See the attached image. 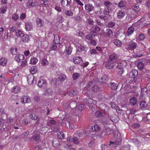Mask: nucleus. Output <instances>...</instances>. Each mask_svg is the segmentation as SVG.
<instances>
[{
    "mask_svg": "<svg viewBox=\"0 0 150 150\" xmlns=\"http://www.w3.org/2000/svg\"><path fill=\"white\" fill-rule=\"evenodd\" d=\"M20 91V88L18 86L13 87L11 90L12 93H16L19 92Z\"/></svg>",
    "mask_w": 150,
    "mask_h": 150,
    "instance_id": "20",
    "label": "nucleus"
},
{
    "mask_svg": "<svg viewBox=\"0 0 150 150\" xmlns=\"http://www.w3.org/2000/svg\"><path fill=\"white\" fill-rule=\"evenodd\" d=\"M112 42L115 45L118 47H120L122 45V43L120 41L117 39L116 37L112 38Z\"/></svg>",
    "mask_w": 150,
    "mask_h": 150,
    "instance_id": "6",
    "label": "nucleus"
},
{
    "mask_svg": "<svg viewBox=\"0 0 150 150\" xmlns=\"http://www.w3.org/2000/svg\"><path fill=\"white\" fill-rule=\"evenodd\" d=\"M132 81H133L134 82H135L136 83L139 84L142 81V80L141 79L138 75L137 76L133 78Z\"/></svg>",
    "mask_w": 150,
    "mask_h": 150,
    "instance_id": "22",
    "label": "nucleus"
},
{
    "mask_svg": "<svg viewBox=\"0 0 150 150\" xmlns=\"http://www.w3.org/2000/svg\"><path fill=\"white\" fill-rule=\"evenodd\" d=\"M41 1L43 2V3H42L41 2H40V3L42 4H44L46 5H48L49 2L47 0H46L45 1L41 0L40 1Z\"/></svg>",
    "mask_w": 150,
    "mask_h": 150,
    "instance_id": "60",
    "label": "nucleus"
},
{
    "mask_svg": "<svg viewBox=\"0 0 150 150\" xmlns=\"http://www.w3.org/2000/svg\"><path fill=\"white\" fill-rule=\"evenodd\" d=\"M137 44L135 42H132L126 46V48L129 50H133L135 49L137 46Z\"/></svg>",
    "mask_w": 150,
    "mask_h": 150,
    "instance_id": "3",
    "label": "nucleus"
},
{
    "mask_svg": "<svg viewBox=\"0 0 150 150\" xmlns=\"http://www.w3.org/2000/svg\"><path fill=\"white\" fill-rule=\"evenodd\" d=\"M52 144L54 147L57 148L59 147L60 145V142L57 139H55L53 140Z\"/></svg>",
    "mask_w": 150,
    "mask_h": 150,
    "instance_id": "15",
    "label": "nucleus"
},
{
    "mask_svg": "<svg viewBox=\"0 0 150 150\" xmlns=\"http://www.w3.org/2000/svg\"><path fill=\"white\" fill-rule=\"evenodd\" d=\"M110 104L112 108L116 110V108L118 107L113 102H111Z\"/></svg>",
    "mask_w": 150,
    "mask_h": 150,
    "instance_id": "61",
    "label": "nucleus"
},
{
    "mask_svg": "<svg viewBox=\"0 0 150 150\" xmlns=\"http://www.w3.org/2000/svg\"><path fill=\"white\" fill-rule=\"evenodd\" d=\"M138 75L137 70L135 69H133L130 72L129 76L130 77L134 78Z\"/></svg>",
    "mask_w": 150,
    "mask_h": 150,
    "instance_id": "4",
    "label": "nucleus"
},
{
    "mask_svg": "<svg viewBox=\"0 0 150 150\" xmlns=\"http://www.w3.org/2000/svg\"><path fill=\"white\" fill-rule=\"evenodd\" d=\"M106 33L109 37H111L112 35L113 34V32L112 30L108 28L106 30Z\"/></svg>",
    "mask_w": 150,
    "mask_h": 150,
    "instance_id": "34",
    "label": "nucleus"
},
{
    "mask_svg": "<svg viewBox=\"0 0 150 150\" xmlns=\"http://www.w3.org/2000/svg\"><path fill=\"white\" fill-rule=\"evenodd\" d=\"M137 66L139 70H142L144 67V64L142 62H139L137 64Z\"/></svg>",
    "mask_w": 150,
    "mask_h": 150,
    "instance_id": "28",
    "label": "nucleus"
},
{
    "mask_svg": "<svg viewBox=\"0 0 150 150\" xmlns=\"http://www.w3.org/2000/svg\"><path fill=\"white\" fill-rule=\"evenodd\" d=\"M61 4L63 7L66 6L67 0H61Z\"/></svg>",
    "mask_w": 150,
    "mask_h": 150,
    "instance_id": "63",
    "label": "nucleus"
},
{
    "mask_svg": "<svg viewBox=\"0 0 150 150\" xmlns=\"http://www.w3.org/2000/svg\"><path fill=\"white\" fill-rule=\"evenodd\" d=\"M38 61V60L35 58H31L30 61V63L33 64H35Z\"/></svg>",
    "mask_w": 150,
    "mask_h": 150,
    "instance_id": "45",
    "label": "nucleus"
},
{
    "mask_svg": "<svg viewBox=\"0 0 150 150\" xmlns=\"http://www.w3.org/2000/svg\"><path fill=\"white\" fill-rule=\"evenodd\" d=\"M46 82L43 80H40L38 82V86L40 88L44 87V86L45 85Z\"/></svg>",
    "mask_w": 150,
    "mask_h": 150,
    "instance_id": "26",
    "label": "nucleus"
},
{
    "mask_svg": "<svg viewBox=\"0 0 150 150\" xmlns=\"http://www.w3.org/2000/svg\"><path fill=\"white\" fill-rule=\"evenodd\" d=\"M93 35H92L91 34H89L87 35L86 36L85 38L88 40H91L93 38Z\"/></svg>",
    "mask_w": 150,
    "mask_h": 150,
    "instance_id": "51",
    "label": "nucleus"
},
{
    "mask_svg": "<svg viewBox=\"0 0 150 150\" xmlns=\"http://www.w3.org/2000/svg\"><path fill=\"white\" fill-rule=\"evenodd\" d=\"M7 9V7L6 6H2L0 10V12L1 13H4L6 12Z\"/></svg>",
    "mask_w": 150,
    "mask_h": 150,
    "instance_id": "31",
    "label": "nucleus"
},
{
    "mask_svg": "<svg viewBox=\"0 0 150 150\" xmlns=\"http://www.w3.org/2000/svg\"><path fill=\"white\" fill-rule=\"evenodd\" d=\"M145 38V35L142 33H140L138 37V39L140 41L144 40Z\"/></svg>",
    "mask_w": 150,
    "mask_h": 150,
    "instance_id": "37",
    "label": "nucleus"
},
{
    "mask_svg": "<svg viewBox=\"0 0 150 150\" xmlns=\"http://www.w3.org/2000/svg\"><path fill=\"white\" fill-rule=\"evenodd\" d=\"M37 71V68L35 66H33L30 70V72L32 74H35Z\"/></svg>",
    "mask_w": 150,
    "mask_h": 150,
    "instance_id": "29",
    "label": "nucleus"
},
{
    "mask_svg": "<svg viewBox=\"0 0 150 150\" xmlns=\"http://www.w3.org/2000/svg\"><path fill=\"white\" fill-rule=\"evenodd\" d=\"M85 8V9L88 12L92 11L94 8L93 6L90 4H87L86 5Z\"/></svg>",
    "mask_w": 150,
    "mask_h": 150,
    "instance_id": "12",
    "label": "nucleus"
},
{
    "mask_svg": "<svg viewBox=\"0 0 150 150\" xmlns=\"http://www.w3.org/2000/svg\"><path fill=\"white\" fill-rule=\"evenodd\" d=\"M19 18V16L16 13H15L12 16V19L13 20L15 21H16Z\"/></svg>",
    "mask_w": 150,
    "mask_h": 150,
    "instance_id": "43",
    "label": "nucleus"
},
{
    "mask_svg": "<svg viewBox=\"0 0 150 150\" xmlns=\"http://www.w3.org/2000/svg\"><path fill=\"white\" fill-rule=\"evenodd\" d=\"M65 51L68 55L70 54L72 52L71 48L70 47H67Z\"/></svg>",
    "mask_w": 150,
    "mask_h": 150,
    "instance_id": "38",
    "label": "nucleus"
},
{
    "mask_svg": "<svg viewBox=\"0 0 150 150\" xmlns=\"http://www.w3.org/2000/svg\"><path fill=\"white\" fill-rule=\"evenodd\" d=\"M69 102L70 103L69 106L72 108H74L77 105V103L75 100H70Z\"/></svg>",
    "mask_w": 150,
    "mask_h": 150,
    "instance_id": "24",
    "label": "nucleus"
},
{
    "mask_svg": "<svg viewBox=\"0 0 150 150\" xmlns=\"http://www.w3.org/2000/svg\"><path fill=\"white\" fill-rule=\"evenodd\" d=\"M111 9L110 8H107L106 9H105L104 13L105 15H107L109 14V13L111 11Z\"/></svg>",
    "mask_w": 150,
    "mask_h": 150,
    "instance_id": "58",
    "label": "nucleus"
},
{
    "mask_svg": "<svg viewBox=\"0 0 150 150\" xmlns=\"http://www.w3.org/2000/svg\"><path fill=\"white\" fill-rule=\"evenodd\" d=\"M140 126V125L138 123H135L132 125V127L133 128H137Z\"/></svg>",
    "mask_w": 150,
    "mask_h": 150,
    "instance_id": "59",
    "label": "nucleus"
},
{
    "mask_svg": "<svg viewBox=\"0 0 150 150\" xmlns=\"http://www.w3.org/2000/svg\"><path fill=\"white\" fill-rule=\"evenodd\" d=\"M115 62L114 63L113 61H108L105 64V66L106 68L110 69L114 67L115 65Z\"/></svg>",
    "mask_w": 150,
    "mask_h": 150,
    "instance_id": "2",
    "label": "nucleus"
},
{
    "mask_svg": "<svg viewBox=\"0 0 150 150\" xmlns=\"http://www.w3.org/2000/svg\"><path fill=\"white\" fill-rule=\"evenodd\" d=\"M117 58V55L115 54H112L109 56L110 61H112L114 62V60Z\"/></svg>",
    "mask_w": 150,
    "mask_h": 150,
    "instance_id": "36",
    "label": "nucleus"
},
{
    "mask_svg": "<svg viewBox=\"0 0 150 150\" xmlns=\"http://www.w3.org/2000/svg\"><path fill=\"white\" fill-rule=\"evenodd\" d=\"M122 63H120L118 64L117 67L119 70H122L123 69V67H122Z\"/></svg>",
    "mask_w": 150,
    "mask_h": 150,
    "instance_id": "62",
    "label": "nucleus"
},
{
    "mask_svg": "<svg viewBox=\"0 0 150 150\" xmlns=\"http://www.w3.org/2000/svg\"><path fill=\"white\" fill-rule=\"evenodd\" d=\"M96 23L99 25L102 26L103 25V24L100 21L99 19H97Z\"/></svg>",
    "mask_w": 150,
    "mask_h": 150,
    "instance_id": "64",
    "label": "nucleus"
},
{
    "mask_svg": "<svg viewBox=\"0 0 150 150\" xmlns=\"http://www.w3.org/2000/svg\"><path fill=\"white\" fill-rule=\"evenodd\" d=\"M73 142L76 144H79V139L76 137H74L73 139Z\"/></svg>",
    "mask_w": 150,
    "mask_h": 150,
    "instance_id": "55",
    "label": "nucleus"
},
{
    "mask_svg": "<svg viewBox=\"0 0 150 150\" xmlns=\"http://www.w3.org/2000/svg\"><path fill=\"white\" fill-rule=\"evenodd\" d=\"M139 105L140 109L143 110L146 108L147 106V104L144 101H142L140 102Z\"/></svg>",
    "mask_w": 150,
    "mask_h": 150,
    "instance_id": "18",
    "label": "nucleus"
},
{
    "mask_svg": "<svg viewBox=\"0 0 150 150\" xmlns=\"http://www.w3.org/2000/svg\"><path fill=\"white\" fill-rule=\"evenodd\" d=\"M64 13L67 16H71L73 15V13L70 11L66 10L64 11Z\"/></svg>",
    "mask_w": 150,
    "mask_h": 150,
    "instance_id": "44",
    "label": "nucleus"
},
{
    "mask_svg": "<svg viewBox=\"0 0 150 150\" xmlns=\"http://www.w3.org/2000/svg\"><path fill=\"white\" fill-rule=\"evenodd\" d=\"M30 117L32 120H37L38 122L39 120V119H38V117L36 116L34 114L33 115V114H31L30 115Z\"/></svg>",
    "mask_w": 150,
    "mask_h": 150,
    "instance_id": "47",
    "label": "nucleus"
},
{
    "mask_svg": "<svg viewBox=\"0 0 150 150\" xmlns=\"http://www.w3.org/2000/svg\"><path fill=\"white\" fill-rule=\"evenodd\" d=\"M110 88L113 90H116L118 86V84L115 82H111L110 83Z\"/></svg>",
    "mask_w": 150,
    "mask_h": 150,
    "instance_id": "13",
    "label": "nucleus"
},
{
    "mask_svg": "<svg viewBox=\"0 0 150 150\" xmlns=\"http://www.w3.org/2000/svg\"><path fill=\"white\" fill-rule=\"evenodd\" d=\"M33 139L35 140H38L40 138V134H36L33 136Z\"/></svg>",
    "mask_w": 150,
    "mask_h": 150,
    "instance_id": "49",
    "label": "nucleus"
},
{
    "mask_svg": "<svg viewBox=\"0 0 150 150\" xmlns=\"http://www.w3.org/2000/svg\"><path fill=\"white\" fill-rule=\"evenodd\" d=\"M117 139L114 142L111 141H110V143L108 145V146H111V144H114V145H116V146L119 145L121 144L122 139V138H121L120 136H118L117 135Z\"/></svg>",
    "mask_w": 150,
    "mask_h": 150,
    "instance_id": "1",
    "label": "nucleus"
},
{
    "mask_svg": "<svg viewBox=\"0 0 150 150\" xmlns=\"http://www.w3.org/2000/svg\"><path fill=\"white\" fill-rule=\"evenodd\" d=\"M108 117H110L111 120L113 122L116 123L118 121V117L115 115H113L112 116L109 115V113L108 114Z\"/></svg>",
    "mask_w": 150,
    "mask_h": 150,
    "instance_id": "5",
    "label": "nucleus"
},
{
    "mask_svg": "<svg viewBox=\"0 0 150 150\" xmlns=\"http://www.w3.org/2000/svg\"><path fill=\"white\" fill-rule=\"evenodd\" d=\"M22 41L24 43L28 42L30 40L29 36L27 34H24L22 36Z\"/></svg>",
    "mask_w": 150,
    "mask_h": 150,
    "instance_id": "7",
    "label": "nucleus"
},
{
    "mask_svg": "<svg viewBox=\"0 0 150 150\" xmlns=\"http://www.w3.org/2000/svg\"><path fill=\"white\" fill-rule=\"evenodd\" d=\"M99 107L101 110L104 111L105 112H107L108 109V107L104 104H101L100 105Z\"/></svg>",
    "mask_w": 150,
    "mask_h": 150,
    "instance_id": "10",
    "label": "nucleus"
},
{
    "mask_svg": "<svg viewBox=\"0 0 150 150\" xmlns=\"http://www.w3.org/2000/svg\"><path fill=\"white\" fill-rule=\"evenodd\" d=\"M125 11L120 10L117 13V17L119 18H123L125 16Z\"/></svg>",
    "mask_w": 150,
    "mask_h": 150,
    "instance_id": "16",
    "label": "nucleus"
},
{
    "mask_svg": "<svg viewBox=\"0 0 150 150\" xmlns=\"http://www.w3.org/2000/svg\"><path fill=\"white\" fill-rule=\"evenodd\" d=\"M21 102L22 103H26L30 102L31 100L30 98L26 96H23L21 98Z\"/></svg>",
    "mask_w": 150,
    "mask_h": 150,
    "instance_id": "14",
    "label": "nucleus"
},
{
    "mask_svg": "<svg viewBox=\"0 0 150 150\" xmlns=\"http://www.w3.org/2000/svg\"><path fill=\"white\" fill-rule=\"evenodd\" d=\"M115 25V23L113 22H111L108 23V26L110 28H112Z\"/></svg>",
    "mask_w": 150,
    "mask_h": 150,
    "instance_id": "57",
    "label": "nucleus"
},
{
    "mask_svg": "<svg viewBox=\"0 0 150 150\" xmlns=\"http://www.w3.org/2000/svg\"><path fill=\"white\" fill-rule=\"evenodd\" d=\"M37 25L38 27H41L43 26L44 22L40 18H38L36 19Z\"/></svg>",
    "mask_w": 150,
    "mask_h": 150,
    "instance_id": "17",
    "label": "nucleus"
},
{
    "mask_svg": "<svg viewBox=\"0 0 150 150\" xmlns=\"http://www.w3.org/2000/svg\"><path fill=\"white\" fill-rule=\"evenodd\" d=\"M100 128L99 126L98 125H95L94 126H93L91 128L92 130L96 131H98Z\"/></svg>",
    "mask_w": 150,
    "mask_h": 150,
    "instance_id": "41",
    "label": "nucleus"
},
{
    "mask_svg": "<svg viewBox=\"0 0 150 150\" xmlns=\"http://www.w3.org/2000/svg\"><path fill=\"white\" fill-rule=\"evenodd\" d=\"M108 75H105L103 76L101 78V82L103 84L107 82L109 79Z\"/></svg>",
    "mask_w": 150,
    "mask_h": 150,
    "instance_id": "9",
    "label": "nucleus"
},
{
    "mask_svg": "<svg viewBox=\"0 0 150 150\" xmlns=\"http://www.w3.org/2000/svg\"><path fill=\"white\" fill-rule=\"evenodd\" d=\"M147 91V89L146 88H142L141 90V95L142 97H143L144 95L147 94L146 92Z\"/></svg>",
    "mask_w": 150,
    "mask_h": 150,
    "instance_id": "40",
    "label": "nucleus"
},
{
    "mask_svg": "<svg viewBox=\"0 0 150 150\" xmlns=\"http://www.w3.org/2000/svg\"><path fill=\"white\" fill-rule=\"evenodd\" d=\"M29 132L27 130L24 133L19 135V138H21L27 137L29 134Z\"/></svg>",
    "mask_w": 150,
    "mask_h": 150,
    "instance_id": "30",
    "label": "nucleus"
},
{
    "mask_svg": "<svg viewBox=\"0 0 150 150\" xmlns=\"http://www.w3.org/2000/svg\"><path fill=\"white\" fill-rule=\"evenodd\" d=\"M132 8L133 11L136 13H138L140 10L139 6L137 5L133 6L132 7Z\"/></svg>",
    "mask_w": 150,
    "mask_h": 150,
    "instance_id": "33",
    "label": "nucleus"
},
{
    "mask_svg": "<svg viewBox=\"0 0 150 150\" xmlns=\"http://www.w3.org/2000/svg\"><path fill=\"white\" fill-rule=\"evenodd\" d=\"M7 61L5 58H2L0 59V65L2 66H4L6 64Z\"/></svg>",
    "mask_w": 150,
    "mask_h": 150,
    "instance_id": "39",
    "label": "nucleus"
},
{
    "mask_svg": "<svg viewBox=\"0 0 150 150\" xmlns=\"http://www.w3.org/2000/svg\"><path fill=\"white\" fill-rule=\"evenodd\" d=\"M137 101V99L134 97L131 98L129 100L130 104L133 105H135L136 104Z\"/></svg>",
    "mask_w": 150,
    "mask_h": 150,
    "instance_id": "21",
    "label": "nucleus"
},
{
    "mask_svg": "<svg viewBox=\"0 0 150 150\" xmlns=\"http://www.w3.org/2000/svg\"><path fill=\"white\" fill-rule=\"evenodd\" d=\"M73 62L75 64H79L82 62V59L80 57H76L73 58Z\"/></svg>",
    "mask_w": 150,
    "mask_h": 150,
    "instance_id": "11",
    "label": "nucleus"
},
{
    "mask_svg": "<svg viewBox=\"0 0 150 150\" xmlns=\"http://www.w3.org/2000/svg\"><path fill=\"white\" fill-rule=\"evenodd\" d=\"M27 80L29 84H33L34 80V78L32 76L28 77L27 78Z\"/></svg>",
    "mask_w": 150,
    "mask_h": 150,
    "instance_id": "42",
    "label": "nucleus"
},
{
    "mask_svg": "<svg viewBox=\"0 0 150 150\" xmlns=\"http://www.w3.org/2000/svg\"><path fill=\"white\" fill-rule=\"evenodd\" d=\"M79 76L80 74L79 73H74L73 75V79L74 80L76 79L79 77Z\"/></svg>",
    "mask_w": 150,
    "mask_h": 150,
    "instance_id": "54",
    "label": "nucleus"
},
{
    "mask_svg": "<svg viewBox=\"0 0 150 150\" xmlns=\"http://www.w3.org/2000/svg\"><path fill=\"white\" fill-rule=\"evenodd\" d=\"M99 88L97 86L95 85H94L92 86V90L94 92H97L98 91Z\"/></svg>",
    "mask_w": 150,
    "mask_h": 150,
    "instance_id": "52",
    "label": "nucleus"
},
{
    "mask_svg": "<svg viewBox=\"0 0 150 150\" xmlns=\"http://www.w3.org/2000/svg\"><path fill=\"white\" fill-rule=\"evenodd\" d=\"M134 28L133 27L129 28L127 31V34L129 35H130L134 32Z\"/></svg>",
    "mask_w": 150,
    "mask_h": 150,
    "instance_id": "46",
    "label": "nucleus"
},
{
    "mask_svg": "<svg viewBox=\"0 0 150 150\" xmlns=\"http://www.w3.org/2000/svg\"><path fill=\"white\" fill-rule=\"evenodd\" d=\"M57 135V137L59 139H63L64 138V134L62 132H58Z\"/></svg>",
    "mask_w": 150,
    "mask_h": 150,
    "instance_id": "27",
    "label": "nucleus"
},
{
    "mask_svg": "<svg viewBox=\"0 0 150 150\" xmlns=\"http://www.w3.org/2000/svg\"><path fill=\"white\" fill-rule=\"evenodd\" d=\"M16 35L18 37H21L24 34L22 33V32L20 30H18L16 31Z\"/></svg>",
    "mask_w": 150,
    "mask_h": 150,
    "instance_id": "48",
    "label": "nucleus"
},
{
    "mask_svg": "<svg viewBox=\"0 0 150 150\" xmlns=\"http://www.w3.org/2000/svg\"><path fill=\"white\" fill-rule=\"evenodd\" d=\"M93 29V33H98L100 30V28L97 25H95L94 27L92 28Z\"/></svg>",
    "mask_w": 150,
    "mask_h": 150,
    "instance_id": "25",
    "label": "nucleus"
},
{
    "mask_svg": "<svg viewBox=\"0 0 150 150\" xmlns=\"http://www.w3.org/2000/svg\"><path fill=\"white\" fill-rule=\"evenodd\" d=\"M95 115L97 117H100L103 115V113L101 111H97L96 112Z\"/></svg>",
    "mask_w": 150,
    "mask_h": 150,
    "instance_id": "35",
    "label": "nucleus"
},
{
    "mask_svg": "<svg viewBox=\"0 0 150 150\" xmlns=\"http://www.w3.org/2000/svg\"><path fill=\"white\" fill-rule=\"evenodd\" d=\"M24 58V56L22 54H18L16 55L15 58L16 61L17 62H19Z\"/></svg>",
    "mask_w": 150,
    "mask_h": 150,
    "instance_id": "23",
    "label": "nucleus"
},
{
    "mask_svg": "<svg viewBox=\"0 0 150 150\" xmlns=\"http://www.w3.org/2000/svg\"><path fill=\"white\" fill-rule=\"evenodd\" d=\"M66 79L65 75L63 74H61L59 76V79L60 81H64Z\"/></svg>",
    "mask_w": 150,
    "mask_h": 150,
    "instance_id": "32",
    "label": "nucleus"
},
{
    "mask_svg": "<svg viewBox=\"0 0 150 150\" xmlns=\"http://www.w3.org/2000/svg\"><path fill=\"white\" fill-rule=\"evenodd\" d=\"M44 94L45 96H50L52 95V90L50 88H48L45 90L44 91Z\"/></svg>",
    "mask_w": 150,
    "mask_h": 150,
    "instance_id": "19",
    "label": "nucleus"
},
{
    "mask_svg": "<svg viewBox=\"0 0 150 150\" xmlns=\"http://www.w3.org/2000/svg\"><path fill=\"white\" fill-rule=\"evenodd\" d=\"M125 6V3L123 1H120L118 4V6L119 7H124Z\"/></svg>",
    "mask_w": 150,
    "mask_h": 150,
    "instance_id": "53",
    "label": "nucleus"
},
{
    "mask_svg": "<svg viewBox=\"0 0 150 150\" xmlns=\"http://www.w3.org/2000/svg\"><path fill=\"white\" fill-rule=\"evenodd\" d=\"M32 23L30 22H25V28L27 31L30 30L32 28Z\"/></svg>",
    "mask_w": 150,
    "mask_h": 150,
    "instance_id": "8",
    "label": "nucleus"
},
{
    "mask_svg": "<svg viewBox=\"0 0 150 150\" xmlns=\"http://www.w3.org/2000/svg\"><path fill=\"white\" fill-rule=\"evenodd\" d=\"M17 50V49L16 48H11L10 50L11 53L12 54H16Z\"/></svg>",
    "mask_w": 150,
    "mask_h": 150,
    "instance_id": "50",
    "label": "nucleus"
},
{
    "mask_svg": "<svg viewBox=\"0 0 150 150\" xmlns=\"http://www.w3.org/2000/svg\"><path fill=\"white\" fill-rule=\"evenodd\" d=\"M104 5L107 8H110L109 6L111 5V3L109 1H105L104 3Z\"/></svg>",
    "mask_w": 150,
    "mask_h": 150,
    "instance_id": "56",
    "label": "nucleus"
}]
</instances>
